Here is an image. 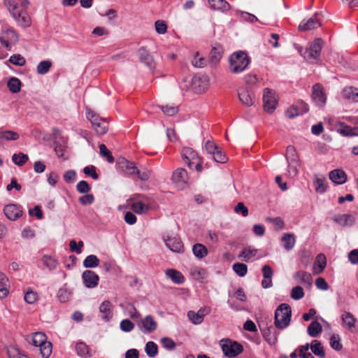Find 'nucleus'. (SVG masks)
Returning a JSON list of instances; mask_svg holds the SVG:
<instances>
[{"instance_id": "obj_31", "label": "nucleus", "mask_w": 358, "mask_h": 358, "mask_svg": "<svg viewBox=\"0 0 358 358\" xmlns=\"http://www.w3.org/2000/svg\"><path fill=\"white\" fill-rule=\"evenodd\" d=\"M210 6L212 9L220 10H227L229 9L230 6L225 0H208Z\"/></svg>"}, {"instance_id": "obj_58", "label": "nucleus", "mask_w": 358, "mask_h": 358, "mask_svg": "<svg viewBox=\"0 0 358 358\" xmlns=\"http://www.w3.org/2000/svg\"><path fill=\"white\" fill-rule=\"evenodd\" d=\"M187 317L194 324H200L203 321L200 315L193 310H189L187 313Z\"/></svg>"}, {"instance_id": "obj_8", "label": "nucleus", "mask_w": 358, "mask_h": 358, "mask_svg": "<svg viewBox=\"0 0 358 358\" xmlns=\"http://www.w3.org/2000/svg\"><path fill=\"white\" fill-rule=\"evenodd\" d=\"M263 103L264 110L267 113H273L276 108L278 103L275 92L268 88L264 89L263 94Z\"/></svg>"}, {"instance_id": "obj_15", "label": "nucleus", "mask_w": 358, "mask_h": 358, "mask_svg": "<svg viewBox=\"0 0 358 358\" xmlns=\"http://www.w3.org/2000/svg\"><path fill=\"white\" fill-rule=\"evenodd\" d=\"M321 26V22H320V20L317 17V14H315L311 17H310L308 20H303L298 29L301 31H310L315 29H317Z\"/></svg>"}, {"instance_id": "obj_45", "label": "nucleus", "mask_w": 358, "mask_h": 358, "mask_svg": "<svg viewBox=\"0 0 358 358\" xmlns=\"http://www.w3.org/2000/svg\"><path fill=\"white\" fill-rule=\"evenodd\" d=\"M28 155L22 152L14 154L12 156V161L13 163L20 166H23L28 161Z\"/></svg>"}, {"instance_id": "obj_35", "label": "nucleus", "mask_w": 358, "mask_h": 358, "mask_svg": "<svg viewBox=\"0 0 358 358\" xmlns=\"http://www.w3.org/2000/svg\"><path fill=\"white\" fill-rule=\"evenodd\" d=\"M310 348L313 353H314L316 356H318L320 358H324L325 357V351L319 341H313Z\"/></svg>"}, {"instance_id": "obj_38", "label": "nucleus", "mask_w": 358, "mask_h": 358, "mask_svg": "<svg viewBox=\"0 0 358 358\" xmlns=\"http://www.w3.org/2000/svg\"><path fill=\"white\" fill-rule=\"evenodd\" d=\"M20 135L13 131L2 130L0 129V139L6 141H16L19 138Z\"/></svg>"}, {"instance_id": "obj_60", "label": "nucleus", "mask_w": 358, "mask_h": 358, "mask_svg": "<svg viewBox=\"0 0 358 358\" xmlns=\"http://www.w3.org/2000/svg\"><path fill=\"white\" fill-rule=\"evenodd\" d=\"M76 189L80 194H87L90 191L91 187L85 180H81L77 184Z\"/></svg>"}, {"instance_id": "obj_20", "label": "nucleus", "mask_w": 358, "mask_h": 358, "mask_svg": "<svg viewBox=\"0 0 358 358\" xmlns=\"http://www.w3.org/2000/svg\"><path fill=\"white\" fill-rule=\"evenodd\" d=\"M329 179L336 185H343L347 181V175L341 169H334L329 173Z\"/></svg>"}, {"instance_id": "obj_14", "label": "nucleus", "mask_w": 358, "mask_h": 358, "mask_svg": "<svg viewBox=\"0 0 358 358\" xmlns=\"http://www.w3.org/2000/svg\"><path fill=\"white\" fill-rule=\"evenodd\" d=\"M239 101L245 106H251L255 102V95L248 88H240L238 91Z\"/></svg>"}, {"instance_id": "obj_1", "label": "nucleus", "mask_w": 358, "mask_h": 358, "mask_svg": "<svg viewBox=\"0 0 358 358\" xmlns=\"http://www.w3.org/2000/svg\"><path fill=\"white\" fill-rule=\"evenodd\" d=\"M3 3L17 26L22 28L31 27L32 22L27 11L30 5L28 0H3Z\"/></svg>"}, {"instance_id": "obj_63", "label": "nucleus", "mask_w": 358, "mask_h": 358, "mask_svg": "<svg viewBox=\"0 0 358 358\" xmlns=\"http://www.w3.org/2000/svg\"><path fill=\"white\" fill-rule=\"evenodd\" d=\"M234 212L237 214H241L243 217L248 215V208L243 202H238L234 207Z\"/></svg>"}, {"instance_id": "obj_43", "label": "nucleus", "mask_w": 358, "mask_h": 358, "mask_svg": "<svg viewBox=\"0 0 358 358\" xmlns=\"http://www.w3.org/2000/svg\"><path fill=\"white\" fill-rule=\"evenodd\" d=\"M76 350L78 355L81 357H86L90 355V348L84 342L78 343L76 345Z\"/></svg>"}, {"instance_id": "obj_39", "label": "nucleus", "mask_w": 358, "mask_h": 358, "mask_svg": "<svg viewBox=\"0 0 358 358\" xmlns=\"http://www.w3.org/2000/svg\"><path fill=\"white\" fill-rule=\"evenodd\" d=\"M282 241L284 243L285 250H290L295 245L294 236L292 234H285L282 237Z\"/></svg>"}, {"instance_id": "obj_37", "label": "nucleus", "mask_w": 358, "mask_h": 358, "mask_svg": "<svg viewBox=\"0 0 358 358\" xmlns=\"http://www.w3.org/2000/svg\"><path fill=\"white\" fill-rule=\"evenodd\" d=\"M315 190L317 192L322 194L326 192L327 188V180L324 176L317 177L315 180Z\"/></svg>"}, {"instance_id": "obj_42", "label": "nucleus", "mask_w": 358, "mask_h": 358, "mask_svg": "<svg viewBox=\"0 0 358 358\" xmlns=\"http://www.w3.org/2000/svg\"><path fill=\"white\" fill-rule=\"evenodd\" d=\"M131 209L137 214H143L147 213L150 208L141 201H136L131 204Z\"/></svg>"}, {"instance_id": "obj_17", "label": "nucleus", "mask_w": 358, "mask_h": 358, "mask_svg": "<svg viewBox=\"0 0 358 358\" xmlns=\"http://www.w3.org/2000/svg\"><path fill=\"white\" fill-rule=\"evenodd\" d=\"M181 155L184 162L189 169H193L195 160H197L199 157L197 153L190 148H185L182 149Z\"/></svg>"}, {"instance_id": "obj_55", "label": "nucleus", "mask_w": 358, "mask_h": 358, "mask_svg": "<svg viewBox=\"0 0 358 358\" xmlns=\"http://www.w3.org/2000/svg\"><path fill=\"white\" fill-rule=\"evenodd\" d=\"M304 296L303 289L301 286H296L291 291V297L294 300H299Z\"/></svg>"}, {"instance_id": "obj_32", "label": "nucleus", "mask_w": 358, "mask_h": 358, "mask_svg": "<svg viewBox=\"0 0 358 358\" xmlns=\"http://www.w3.org/2000/svg\"><path fill=\"white\" fill-rule=\"evenodd\" d=\"M286 159L287 162L289 164V166H291V164H296L298 163L299 157L294 146H287L286 150Z\"/></svg>"}, {"instance_id": "obj_9", "label": "nucleus", "mask_w": 358, "mask_h": 358, "mask_svg": "<svg viewBox=\"0 0 358 358\" xmlns=\"http://www.w3.org/2000/svg\"><path fill=\"white\" fill-rule=\"evenodd\" d=\"M209 79L206 76L196 75L192 78V86L196 93L204 92L208 87Z\"/></svg>"}, {"instance_id": "obj_52", "label": "nucleus", "mask_w": 358, "mask_h": 358, "mask_svg": "<svg viewBox=\"0 0 358 358\" xmlns=\"http://www.w3.org/2000/svg\"><path fill=\"white\" fill-rule=\"evenodd\" d=\"M42 262L43 264L50 270L55 269L57 266V260L50 256H43L42 258Z\"/></svg>"}, {"instance_id": "obj_53", "label": "nucleus", "mask_w": 358, "mask_h": 358, "mask_svg": "<svg viewBox=\"0 0 358 358\" xmlns=\"http://www.w3.org/2000/svg\"><path fill=\"white\" fill-rule=\"evenodd\" d=\"M99 150L100 155L102 157H106L109 163H113L114 162L115 159L113 157L111 152L107 148V147L104 144H101L99 145Z\"/></svg>"}, {"instance_id": "obj_10", "label": "nucleus", "mask_w": 358, "mask_h": 358, "mask_svg": "<svg viewBox=\"0 0 358 358\" xmlns=\"http://www.w3.org/2000/svg\"><path fill=\"white\" fill-rule=\"evenodd\" d=\"M137 324L141 331L145 334L151 333L157 328V323L151 315H147L143 319H140Z\"/></svg>"}, {"instance_id": "obj_16", "label": "nucleus", "mask_w": 358, "mask_h": 358, "mask_svg": "<svg viewBox=\"0 0 358 358\" xmlns=\"http://www.w3.org/2000/svg\"><path fill=\"white\" fill-rule=\"evenodd\" d=\"M117 163L119 168L127 175H134L137 172V167L135 164L124 157H120Z\"/></svg>"}, {"instance_id": "obj_23", "label": "nucleus", "mask_w": 358, "mask_h": 358, "mask_svg": "<svg viewBox=\"0 0 358 358\" xmlns=\"http://www.w3.org/2000/svg\"><path fill=\"white\" fill-rule=\"evenodd\" d=\"M222 47L220 45L212 48L209 55V61L213 66L219 63L222 57Z\"/></svg>"}, {"instance_id": "obj_25", "label": "nucleus", "mask_w": 358, "mask_h": 358, "mask_svg": "<svg viewBox=\"0 0 358 358\" xmlns=\"http://www.w3.org/2000/svg\"><path fill=\"white\" fill-rule=\"evenodd\" d=\"M257 254V249L252 248V246H248L242 250V252L238 255V258L242 261L248 262L254 259Z\"/></svg>"}, {"instance_id": "obj_50", "label": "nucleus", "mask_w": 358, "mask_h": 358, "mask_svg": "<svg viewBox=\"0 0 358 358\" xmlns=\"http://www.w3.org/2000/svg\"><path fill=\"white\" fill-rule=\"evenodd\" d=\"M342 320L343 324L348 329H352L355 327V320L351 313L347 312L344 313L342 315Z\"/></svg>"}, {"instance_id": "obj_41", "label": "nucleus", "mask_w": 358, "mask_h": 358, "mask_svg": "<svg viewBox=\"0 0 358 358\" xmlns=\"http://www.w3.org/2000/svg\"><path fill=\"white\" fill-rule=\"evenodd\" d=\"M3 36L9 40L12 43H17L19 38V34L12 27H9L5 30L3 33Z\"/></svg>"}, {"instance_id": "obj_44", "label": "nucleus", "mask_w": 358, "mask_h": 358, "mask_svg": "<svg viewBox=\"0 0 358 358\" xmlns=\"http://www.w3.org/2000/svg\"><path fill=\"white\" fill-rule=\"evenodd\" d=\"M7 355L9 358H29L27 355L22 353L18 348L14 346L8 347Z\"/></svg>"}, {"instance_id": "obj_56", "label": "nucleus", "mask_w": 358, "mask_h": 358, "mask_svg": "<svg viewBox=\"0 0 358 358\" xmlns=\"http://www.w3.org/2000/svg\"><path fill=\"white\" fill-rule=\"evenodd\" d=\"M192 64L194 67L203 68L206 66V60L203 57H199V52H196L192 60Z\"/></svg>"}, {"instance_id": "obj_6", "label": "nucleus", "mask_w": 358, "mask_h": 358, "mask_svg": "<svg viewBox=\"0 0 358 358\" xmlns=\"http://www.w3.org/2000/svg\"><path fill=\"white\" fill-rule=\"evenodd\" d=\"M222 350L224 355L227 357H235L243 351L242 345L236 341L226 339L222 341Z\"/></svg>"}, {"instance_id": "obj_3", "label": "nucleus", "mask_w": 358, "mask_h": 358, "mask_svg": "<svg viewBox=\"0 0 358 358\" xmlns=\"http://www.w3.org/2000/svg\"><path fill=\"white\" fill-rule=\"evenodd\" d=\"M29 342L34 346L38 347L43 358H48L52 352V343L47 341L46 335L43 332H36L31 336Z\"/></svg>"}, {"instance_id": "obj_22", "label": "nucleus", "mask_w": 358, "mask_h": 358, "mask_svg": "<svg viewBox=\"0 0 358 358\" xmlns=\"http://www.w3.org/2000/svg\"><path fill=\"white\" fill-rule=\"evenodd\" d=\"M172 180L177 184H186L188 180V174L183 168L177 169L172 175Z\"/></svg>"}, {"instance_id": "obj_59", "label": "nucleus", "mask_w": 358, "mask_h": 358, "mask_svg": "<svg viewBox=\"0 0 358 358\" xmlns=\"http://www.w3.org/2000/svg\"><path fill=\"white\" fill-rule=\"evenodd\" d=\"M330 345L333 349L337 351L342 349V344L340 342V337L338 334H334L331 336L330 338Z\"/></svg>"}, {"instance_id": "obj_33", "label": "nucleus", "mask_w": 358, "mask_h": 358, "mask_svg": "<svg viewBox=\"0 0 358 358\" xmlns=\"http://www.w3.org/2000/svg\"><path fill=\"white\" fill-rule=\"evenodd\" d=\"M21 86L22 83L20 80L16 77L10 78L7 83L8 88L13 94L18 93L21 90Z\"/></svg>"}, {"instance_id": "obj_19", "label": "nucleus", "mask_w": 358, "mask_h": 358, "mask_svg": "<svg viewBox=\"0 0 358 358\" xmlns=\"http://www.w3.org/2000/svg\"><path fill=\"white\" fill-rule=\"evenodd\" d=\"M166 245L174 252H182L183 251V243L178 237H168L164 239Z\"/></svg>"}, {"instance_id": "obj_48", "label": "nucleus", "mask_w": 358, "mask_h": 358, "mask_svg": "<svg viewBox=\"0 0 358 358\" xmlns=\"http://www.w3.org/2000/svg\"><path fill=\"white\" fill-rule=\"evenodd\" d=\"M145 350L148 357H155L158 352L157 345L152 341H149L145 345Z\"/></svg>"}, {"instance_id": "obj_26", "label": "nucleus", "mask_w": 358, "mask_h": 358, "mask_svg": "<svg viewBox=\"0 0 358 358\" xmlns=\"http://www.w3.org/2000/svg\"><path fill=\"white\" fill-rule=\"evenodd\" d=\"M192 275L201 283L208 282V272L205 268L196 267L192 270Z\"/></svg>"}, {"instance_id": "obj_18", "label": "nucleus", "mask_w": 358, "mask_h": 358, "mask_svg": "<svg viewBox=\"0 0 358 358\" xmlns=\"http://www.w3.org/2000/svg\"><path fill=\"white\" fill-rule=\"evenodd\" d=\"M312 98L318 106H323L326 103L327 98L322 85L318 83L313 87Z\"/></svg>"}, {"instance_id": "obj_64", "label": "nucleus", "mask_w": 358, "mask_h": 358, "mask_svg": "<svg viewBox=\"0 0 358 358\" xmlns=\"http://www.w3.org/2000/svg\"><path fill=\"white\" fill-rule=\"evenodd\" d=\"M83 172L85 175L91 176L94 180L99 178V175L96 171V167L94 166H85L83 169Z\"/></svg>"}, {"instance_id": "obj_62", "label": "nucleus", "mask_w": 358, "mask_h": 358, "mask_svg": "<svg viewBox=\"0 0 358 358\" xmlns=\"http://www.w3.org/2000/svg\"><path fill=\"white\" fill-rule=\"evenodd\" d=\"M266 221L268 222H272L275 225V229L277 230L283 229L285 226L284 221L280 217H277L275 218L268 217L266 218Z\"/></svg>"}, {"instance_id": "obj_57", "label": "nucleus", "mask_w": 358, "mask_h": 358, "mask_svg": "<svg viewBox=\"0 0 358 358\" xmlns=\"http://www.w3.org/2000/svg\"><path fill=\"white\" fill-rule=\"evenodd\" d=\"M160 108L162 112L168 116H173L178 112V108L174 106L166 105L162 106Z\"/></svg>"}, {"instance_id": "obj_30", "label": "nucleus", "mask_w": 358, "mask_h": 358, "mask_svg": "<svg viewBox=\"0 0 358 358\" xmlns=\"http://www.w3.org/2000/svg\"><path fill=\"white\" fill-rule=\"evenodd\" d=\"M294 278L295 279H299L301 282L304 285H307L308 286L312 285L313 278L310 273L307 271H299L294 274Z\"/></svg>"}, {"instance_id": "obj_61", "label": "nucleus", "mask_w": 358, "mask_h": 358, "mask_svg": "<svg viewBox=\"0 0 358 358\" xmlns=\"http://www.w3.org/2000/svg\"><path fill=\"white\" fill-rule=\"evenodd\" d=\"M120 327L122 331L130 332L134 329V324L129 320L125 319L121 321Z\"/></svg>"}, {"instance_id": "obj_51", "label": "nucleus", "mask_w": 358, "mask_h": 358, "mask_svg": "<svg viewBox=\"0 0 358 358\" xmlns=\"http://www.w3.org/2000/svg\"><path fill=\"white\" fill-rule=\"evenodd\" d=\"M345 96L352 99L355 101H358V90L353 87H347L343 90Z\"/></svg>"}, {"instance_id": "obj_54", "label": "nucleus", "mask_w": 358, "mask_h": 358, "mask_svg": "<svg viewBox=\"0 0 358 358\" xmlns=\"http://www.w3.org/2000/svg\"><path fill=\"white\" fill-rule=\"evenodd\" d=\"M9 62L16 66H22L26 63V59L19 54H15L10 57Z\"/></svg>"}, {"instance_id": "obj_28", "label": "nucleus", "mask_w": 358, "mask_h": 358, "mask_svg": "<svg viewBox=\"0 0 358 358\" xmlns=\"http://www.w3.org/2000/svg\"><path fill=\"white\" fill-rule=\"evenodd\" d=\"M334 221L338 224L345 226H352L355 222V219L351 215L343 214L340 215L334 218Z\"/></svg>"}, {"instance_id": "obj_24", "label": "nucleus", "mask_w": 358, "mask_h": 358, "mask_svg": "<svg viewBox=\"0 0 358 358\" xmlns=\"http://www.w3.org/2000/svg\"><path fill=\"white\" fill-rule=\"evenodd\" d=\"M327 266V259L324 254H319L316 257L315 262L313 265V272L315 274L321 273Z\"/></svg>"}, {"instance_id": "obj_34", "label": "nucleus", "mask_w": 358, "mask_h": 358, "mask_svg": "<svg viewBox=\"0 0 358 358\" xmlns=\"http://www.w3.org/2000/svg\"><path fill=\"white\" fill-rule=\"evenodd\" d=\"M8 279L3 273L0 272V299H4L8 294L7 288Z\"/></svg>"}, {"instance_id": "obj_2", "label": "nucleus", "mask_w": 358, "mask_h": 358, "mask_svg": "<svg viewBox=\"0 0 358 358\" xmlns=\"http://www.w3.org/2000/svg\"><path fill=\"white\" fill-rule=\"evenodd\" d=\"M250 57L243 51L234 52L229 58V70L232 73H240L247 69Z\"/></svg>"}, {"instance_id": "obj_27", "label": "nucleus", "mask_w": 358, "mask_h": 358, "mask_svg": "<svg viewBox=\"0 0 358 358\" xmlns=\"http://www.w3.org/2000/svg\"><path fill=\"white\" fill-rule=\"evenodd\" d=\"M166 275L171 279V280L176 284H182L185 282V277L181 272L171 268L167 269L166 271Z\"/></svg>"}, {"instance_id": "obj_46", "label": "nucleus", "mask_w": 358, "mask_h": 358, "mask_svg": "<svg viewBox=\"0 0 358 358\" xmlns=\"http://www.w3.org/2000/svg\"><path fill=\"white\" fill-rule=\"evenodd\" d=\"M38 296L36 292L29 287L24 294V301L29 304L34 303L38 300Z\"/></svg>"}, {"instance_id": "obj_11", "label": "nucleus", "mask_w": 358, "mask_h": 358, "mask_svg": "<svg viewBox=\"0 0 358 358\" xmlns=\"http://www.w3.org/2000/svg\"><path fill=\"white\" fill-rule=\"evenodd\" d=\"M138 56L140 61L143 63L150 70L155 69L156 62L149 50L145 47H141L138 50Z\"/></svg>"}, {"instance_id": "obj_49", "label": "nucleus", "mask_w": 358, "mask_h": 358, "mask_svg": "<svg viewBox=\"0 0 358 358\" xmlns=\"http://www.w3.org/2000/svg\"><path fill=\"white\" fill-rule=\"evenodd\" d=\"M232 268L234 271L240 277H244L248 273V266L243 263H235Z\"/></svg>"}, {"instance_id": "obj_12", "label": "nucleus", "mask_w": 358, "mask_h": 358, "mask_svg": "<svg viewBox=\"0 0 358 358\" xmlns=\"http://www.w3.org/2000/svg\"><path fill=\"white\" fill-rule=\"evenodd\" d=\"M3 213L8 220L15 221L22 215V208L17 204H8L4 207Z\"/></svg>"}, {"instance_id": "obj_21", "label": "nucleus", "mask_w": 358, "mask_h": 358, "mask_svg": "<svg viewBox=\"0 0 358 358\" xmlns=\"http://www.w3.org/2000/svg\"><path fill=\"white\" fill-rule=\"evenodd\" d=\"M113 304L108 300L103 301L99 306V312L103 313V320L108 322L113 317Z\"/></svg>"}, {"instance_id": "obj_47", "label": "nucleus", "mask_w": 358, "mask_h": 358, "mask_svg": "<svg viewBox=\"0 0 358 358\" xmlns=\"http://www.w3.org/2000/svg\"><path fill=\"white\" fill-rule=\"evenodd\" d=\"M52 66V62L50 60H43L41 62L36 68L37 73L41 75L46 74Z\"/></svg>"}, {"instance_id": "obj_13", "label": "nucleus", "mask_w": 358, "mask_h": 358, "mask_svg": "<svg viewBox=\"0 0 358 358\" xmlns=\"http://www.w3.org/2000/svg\"><path fill=\"white\" fill-rule=\"evenodd\" d=\"M82 279L85 286L87 288H94L99 284V277L91 270H86L83 273Z\"/></svg>"}, {"instance_id": "obj_4", "label": "nucleus", "mask_w": 358, "mask_h": 358, "mask_svg": "<svg viewBox=\"0 0 358 358\" xmlns=\"http://www.w3.org/2000/svg\"><path fill=\"white\" fill-rule=\"evenodd\" d=\"M292 310L287 303L280 304L275 311L274 324L279 329H285L290 322Z\"/></svg>"}, {"instance_id": "obj_36", "label": "nucleus", "mask_w": 358, "mask_h": 358, "mask_svg": "<svg viewBox=\"0 0 358 358\" xmlns=\"http://www.w3.org/2000/svg\"><path fill=\"white\" fill-rule=\"evenodd\" d=\"M322 331V325L317 321H313L308 327V334L312 337H316Z\"/></svg>"}, {"instance_id": "obj_29", "label": "nucleus", "mask_w": 358, "mask_h": 358, "mask_svg": "<svg viewBox=\"0 0 358 358\" xmlns=\"http://www.w3.org/2000/svg\"><path fill=\"white\" fill-rule=\"evenodd\" d=\"M194 255L198 259H202L208 255L207 248L201 243H196L192 246Z\"/></svg>"}, {"instance_id": "obj_40", "label": "nucleus", "mask_w": 358, "mask_h": 358, "mask_svg": "<svg viewBox=\"0 0 358 358\" xmlns=\"http://www.w3.org/2000/svg\"><path fill=\"white\" fill-rule=\"evenodd\" d=\"M99 258L94 255H88L83 261L85 268H95L99 264Z\"/></svg>"}, {"instance_id": "obj_5", "label": "nucleus", "mask_w": 358, "mask_h": 358, "mask_svg": "<svg viewBox=\"0 0 358 358\" xmlns=\"http://www.w3.org/2000/svg\"><path fill=\"white\" fill-rule=\"evenodd\" d=\"M323 45L324 41L321 38H316L310 44L309 48L303 50L301 48L299 52L301 55L306 60L317 59L320 56Z\"/></svg>"}, {"instance_id": "obj_7", "label": "nucleus", "mask_w": 358, "mask_h": 358, "mask_svg": "<svg viewBox=\"0 0 358 358\" xmlns=\"http://www.w3.org/2000/svg\"><path fill=\"white\" fill-rule=\"evenodd\" d=\"M87 117L91 122L94 129L98 134L103 135L107 132L108 124L99 115L93 112H88L87 113Z\"/></svg>"}]
</instances>
